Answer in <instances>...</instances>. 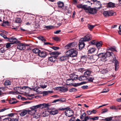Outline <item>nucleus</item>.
I'll return each instance as SVG.
<instances>
[{"label":"nucleus","mask_w":121,"mask_h":121,"mask_svg":"<svg viewBox=\"0 0 121 121\" xmlns=\"http://www.w3.org/2000/svg\"><path fill=\"white\" fill-rule=\"evenodd\" d=\"M56 57H54L52 56L49 58L48 60L52 62H54L56 60Z\"/></svg>","instance_id":"bb28decb"},{"label":"nucleus","mask_w":121,"mask_h":121,"mask_svg":"<svg viewBox=\"0 0 121 121\" xmlns=\"http://www.w3.org/2000/svg\"><path fill=\"white\" fill-rule=\"evenodd\" d=\"M77 51L74 48L69 50L67 51L66 53V55L68 56L73 57L76 56L78 54Z\"/></svg>","instance_id":"f257e3e1"},{"label":"nucleus","mask_w":121,"mask_h":121,"mask_svg":"<svg viewBox=\"0 0 121 121\" xmlns=\"http://www.w3.org/2000/svg\"><path fill=\"white\" fill-rule=\"evenodd\" d=\"M65 115L69 117H70L73 115V111L70 109H67L65 112Z\"/></svg>","instance_id":"6e6552de"},{"label":"nucleus","mask_w":121,"mask_h":121,"mask_svg":"<svg viewBox=\"0 0 121 121\" xmlns=\"http://www.w3.org/2000/svg\"><path fill=\"white\" fill-rule=\"evenodd\" d=\"M33 115L34 117L36 119L39 118L40 116V115L37 112L33 114Z\"/></svg>","instance_id":"473e14b6"},{"label":"nucleus","mask_w":121,"mask_h":121,"mask_svg":"<svg viewBox=\"0 0 121 121\" xmlns=\"http://www.w3.org/2000/svg\"><path fill=\"white\" fill-rule=\"evenodd\" d=\"M108 71L107 70L105 69H103L102 71V73L104 74L108 73Z\"/></svg>","instance_id":"603ef678"},{"label":"nucleus","mask_w":121,"mask_h":121,"mask_svg":"<svg viewBox=\"0 0 121 121\" xmlns=\"http://www.w3.org/2000/svg\"><path fill=\"white\" fill-rule=\"evenodd\" d=\"M30 110H29L30 115H33V114L37 112L38 109L39 108L37 105L33 106L30 108Z\"/></svg>","instance_id":"7ed1b4c3"},{"label":"nucleus","mask_w":121,"mask_h":121,"mask_svg":"<svg viewBox=\"0 0 121 121\" xmlns=\"http://www.w3.org/2000/svg\"><path fill=\"white\" fill-rule=\"evenodd\" d=\"M96 48H89L88 50V53L92 54L94 52Z\"/></svg>","instance_id":"aec40b11"},{"label":"nucleus","mask_w":121,"mask_h":121,"mask_svg":"<svg viewBox=\"0 0 121 121\" xmlns=\"http://www.w3.org/2000/svg\"><path fill=\"white\" fill-rule=\"evenodd\" d=\"M91 73V71L90 70H87L84 72V75L85 76H88L90 75Z\"/></svg>","instance_id":"72a5a7b5"},{"label":"nucleus","mask_w":121,"mask_h":121,"mask_svg":"<svg viewBox=\"0 0 121 121\" xmlns=\"http://www.w3.org/2000/svg\"><path fill=\"white\" fill-rule=\"evenodd\" d=\"M96 58L94 59L95 61H96L98 59V56L96 55H93V56H91L90 57H88L87 58V60L86 62L87 63H91L93 62V58Z\"/></svg>","instance_id":"423d86ee"},{"label":"nucleus","mask_w":121,"mask_h":121,"mask_svg":"<svg viewBox=\"0 0 121 121\" xmlns=\"http://www.w3.org/2000/svg\"><path fill=\"white\" fill-rule=\"evenodd\" d=\"M73 43H71L69 44L66 45L65 46V48H72L73 45Z\"/></svg>","instance_id":"7c9ffc66"},{"label":"nucleus","mask_w":121,"mask_h":121,"mask_svg":"<svg viewBox=\"0 0 121 121\" xmlns=\"http://www.w3.org/2000/svg\"><path fill=\"white\" fill-rule=\"evenodd\" d=\"M113 58L112 60V62H114V66L115 67V70L116 71L119 68V62L116 59V57L114 55H113Z\"/></svg>","instance_id":"39448f33"},{"label":"nucleus","mask_w":121,"mask_h":121,"mask_svg":"<svg viewBox=\"0 0 121 121\" xmlns=\"http://www.w3.org/2000/svg\"><path fill=\"white\" fill-rule=\"evenodd\" d=\"M95 26L93 25L88 24V27L89 29L90 30L92 29Z\"/></svg>","instance_id":"c03bdc74"},{"label":"nucleus","mask_w":121,"mask_h":121,"mask_svg":"<svg viewBox=\"0 0 121 121\" xmlns=\"http://www.w3.org/2000/svg\"><path fill=\"white\" fill-rule=\"evenodd\" d=\"M84 41L83 39L81 38L79 40V49H82L84 48L85 45V44L84 43Z\"/></svg>","instance_id":"1a4fd4ad"},{"label":"nucleus","mask_w":121,"mask_h":121,"mask_svg":"<svg viewBox=\"0 0 121 121\" xmlns=\"http://www.w3.org/2000/svg\"><path fill=\"white\" fill-rule=\"evenodd\" d=\"M57 4L58 7L61 9V11L65 12L66 10L67 7L65 6H64V3L63 2L59 1L57 2Z\"/></svg>","instance_id":"f03ea898"},{"label":"nucleus","mask_w":121,"mask_h":121,"mask_svg":"<svg viewBox=\"0 0 121 121\" xmlns=\"http://www.w3.org/2000/svg\"><path fill=\"white\" fill-rule=\"evenodd\" d=\"M11 121H18L19 119L15 118H11Z\"/></svg>","instance_id":"de8ad7c7"},{"label":"nucleus","mask_w":121,"mask_h":121,"mask_svg":"<svg viewBox=\"0 0 121 121\" xmlns=\"http://www.w3.org/2000/svg\"><path fill=\"white\" fill-rule=\"evenodd\" d=\"M115 4L112 2H109L107 3V6L108 7L113 8L115 6Z\"/></svg>","instance_id":"393cba45"},{"label":"nucleus","mask_w":121,"mask_h":121,"mask_svg":"<svg viewBox=\"0 0 121 121\" xmlns=\"http://www.w3.org/2000/svg\"><path fill=\"white\" fill-rule=\"evenodd\" d=\"M38 39L40 40L43 42H45L46 41V39L43 36H40L38 37Z\"/></svg>","instance_id":"58836bf2"},{"label":"nucleus","mask_w":121,"mask_h":121,"mask_svg":"<svg viewBox=\"0 0 121 121\" xmlns=\"http://www.w3.org/2000/svg\"><path fill=\"white\" fill-rule=\"evenodd\" d=\"M12 44L11 43H7L6 44V47L7 48H8L11 46V44Z\"/></svg>","instance_id":"5fc2aeb1"},{"label":"nucleus","mask_w":121,"mask_h":121,"mask_svg":"<svg viewBox=\"0 0 121 121\" xmlns=\"http://www.w3.org/2000/svg\"><path fill=\"white\" fill-rule=\"evenodd\" d=\"M38 108L43 109L46 108L48 106V104H40L37 105Z\"/></svg>","instance_id":"2eb2a0df"},{"label":"nucleus","mask_w":121,"mask_h":121,"mask_svg":"<svg viewBox=\"0 0 121 121\" xmlns=\"http://www.w3.org/2000/svg\"><path fill=\"white\" fill-rule=\"evenodd\" d=\"M81 60H83L84 62H86L87 58H86V56H83L81 58Z\"/></svg>","instance_id":"a19ab883"},{"label":"nucleus","mask_w":121,"mask_h":121,"mask_svg":"<svg viewBox=\"0 0 121 121\" xmlns=\"http://www.w3.org/2000/svg\"><path fill=\"white\" fill-rule=\"evenodd\" d=\"M110 108L112 109H115L116 110L117 109V108H116V107L114 106H110Z\"/></svg>","instance_id":"680f3d73"},{"label":"nucleus","mask_w":121,"mask_h":121,"mask_svg":"<svg viewBox=\"0 0 121 121\" xmlns=\"http://www.w3.org/2000/svg\"><path fill=\"white\" fill-rule=\"evenodd\" d=\"M84 71V69L83 68H80L78 69V71L81 72V73H83Z\"/></svg>","instance_id":"3c124183"},{"label":"nucleus","mask_w":121,"mask_h":121,"mask_svg":"<svg viewBox=\"0 0 121 121\" xmlns=\"http://www.w3.org/2000/svg\"><path fill=\"white\" fill-rule=\"evenodd\" d=\"M105 55L106 56H107V57H108L112 56V57H113V55L114 54H113L112 53V54L111 52H109L108 51H107V52L106 53H105Z\"/></svg>","instance_id":"b1692460"},{"label":"nucleus","mask_w":121,"mask_h":121,"mask_svg":"<svg viewBox=\"0 0 121 121\" xmlns=\"http://www.w3.org/2000/svg\"><path fill=\"white\" fill-rule=\"evenodd\" d=\"M11 84V82L9 80H6L4 82L5 85H9Z\"/></svg>","instance_id":"e433bc0d"},{"label":"nucleus","mask_w":121,"mask_h":121,"mask_svg":"<svg viewBox=\"0 0 121 121\" xmlns=\"http://www.w3.org/2000/svg\"><path fill=\"white\" fill-rule=\"evenodd\" d=\"M70 77L71 79L73 81L74 80H76V79L77 78V75L74 74H71L70 75Z\"/></svg>","instance_id":"a878e982"},{"label":"nucleus","mask_w":121,"mask_h":121,"mask_svg":"<svg viewBox=\"0 0 121 121\" xmlns=\"http://www.w3.org/2000/svg\"><path fill=\"white\" fill-rule=\"evenodd\" d=\"M27 113L30 114L29 110L24 109L21 111V112L20 113L19 115L21 116L22 117L25 115Z\"/></svg>","instance_id":"4468645a"},{"label":"nucleus","mask_w":121,"mask_h":121,"mask_svg":"<svg viewBox=\"0 0 121 121\" xmlns=\"http://www.w3.org/2000/svg\"><path fill=\"white\" fill-rule=\"evenodd\" d=\"M0 35L2 36L5 39H7L8 40V39L9 38L7 37L5 35H4L2 33H1L0 34Z\"/></svg>","instance_id":"49530a36"},{"label":"nucleus","mask_w":121,"mask_h":121,"mask_svg":"<svg viewBox=\"0 0 121 121\" xmlns=\"http://www.w3.org/2000/svg\"><path fill=\"white\" fill-rule=\"evenodd\" d=\"M53 92V91L52 90L44 91L43 92L42 94L43 96H47L49 94L52 93Z\"/></svg>","instance_id":"a211bd4d"},{"label":"nucleus","mask_w":121,"mask_h":121,"mask_svg":"<svg viewBox=\"0 0 121 121\" xmlns=\"http://www.w3.org/2000/svg\"><path fill=\"white\" fill-rule=\"evenodd\" d=\"M9 23L8 22V21H5L4 22L3 24L2 25V26H4L6 25H8Z\"/></svg>","instance_id":"0e129e2a"},{"label":"nucleus","mask_w":121,"mask_h":121,"mask_svg":"<svg viewBox=\"0 0 121 121\" xmlns=\"http://www.w3.org/2000/svg\"><path fill=\"white\" fill-rule=\"evenodd\" d=\"M73 81L71 79L69 78L67 79L66 81V84L68 85H73Z\"/></svg>","instance_id":"412c9836"},{"label":"nucleus","mask_w":121,"mask_h":121,"mask_svg":"<svg viewBox=\"0 0 121 121\" xmlns=\"http://www.w3.org/2000/svg\"><path fill=\"white\" fill-rule=\"evenodd\" d=\"M109 50H111V51H117L116 49L114 47H110V48H108L107 49V51H108Z\"/></svg>","instance_id":"f704fd0d"},{"label":"nucleus","mask_w":121,"mask_h":121,"mask_svg":"<svg viewBox=\"0 0 121 121\" xmlns=\"http://www.w3.org/2000/svg\"><path fill=\"white\" fill-rule=\"evenodd\" d=\"M17 101L15 99L12 98L9 101V103L11 104H14L16 103Z\"/></svg>","instance_id":"5701e85b"},{"label":"nucleus","mask_w":121,"mask_h":121,"mask_svg":"<svg viewBox=\"0 0 121 121\" xmlns=\"http://www.w3.org/2000/svg\"><path fill=\"white\" fill-rule=\"evenodd\" d=\"M102 44L103 42L102 41H100L98 42H97L95 45L99 50L101 47Z\"/></svg>","instance_id":"6ab92c4d"},{"label":"nucleus","mask_w":121,"mask_h":121,"mask_svg":"<svg viewBox=\"0 0 121 121\" xmlns=\"http://www.w3.org/2000/svg\"><path fill=\"white\" fill-rule=\"evenodd\" d=\"M112 117H107V121H111L112 119Z\"/></svg>","instance_id":"e2e57ef3"},{"label":"nucleus","mask_w":121,"mask_h":121,"mask_svg":"<svg viewBox=\"0 0 121 121\" xmlns=\"http://www.w3.org/2000/svg\"><path fill=\"white\" fill-rule=\"evenodd\" d=\"M97 42H96L95 40H92L90 42V43L92 45H96Z\"/></svg>","instance_id":"8fccbe9b"},{"label":"nucleus","mask_w":121,"mask_h":121,"mask_svg":"<svg viewBox=\"0 0 121 121\" xmlns=\"http://www.w3.org/2000/svg\"><path fill=\"white\" fill-rule=\"evenodd\" d=\"M47 86V83H46L45 84H42L40 85V87L42 89H44L46 88Z\"/></svg>","instance_id":"4c0bfd02"},{"label":"nucleus","mask_w":121,"mask_h":121,"mask_svg":"<svg viewBox=\"0 0 121 121\" xmlns=\"http://www.w3.org/2000/svg\"><path fill=\"white\" fill-rule=\"evenodd\" d=\"M114 12L112 11H104L103 12V14L105 17L111 16L113 15Z\"/></svg>","instance_id":"0eeeda50"},{"label":"nucleus","mask_w":121,"mask_h":121,"mask_svg":"<svg viewBox=\"0 0 121 121\" xmlns=\"http://www.w3.org/2000/svg\"><path fill=\"white\" fill-rule=\"evenodd\" d=\"M89 119V117L88 116H86L85 117L84 120H82V121H86Z\"/></svg>","instance_id":"69168bd1"},{"label":"nucleus","mask_w":121,"mask_h":121,"mask_svg":"<svg viewBox=\"0 0 121 121\" xmlns=\"http://www.w3.org/2000/svg\"><path fill=\"white\" fill-rule=\"evenodd\" d=\"M88 87V86H83L81 87V88L82 89H85L87 88Z\"/></svg>","instance_id":"338daca9"},{"label":"nucleus","mask_w":121,"mask_h":121,"mask_svg":"<svg viewBox=\"0 0 121 121\" xmlns=\"http://www.w3.org/2000/svg\"><path fill=\"white\" fill-rule=\"evenodd\" d=\"M104 54L105 53H100L98 54V56H98V58L99 57L101 58L102 56H103Z\"/></svg>","instance_id":"bf43d9fd"},{"label":"nucleus","mask_w":121,"mask_h":121,"mask_svg":"<svg viewBox=\"0 0 121 121\" xmlns=\"http://www.w3.org/2000/svg\"><path fill=\"white\" fill-rule=\"evenodd\" d=\"M52 39L56 41H58L60 39L59 38L57 37H53Z\"/></svg>","instance_id":"864d4df0"},{"label":"nucleus","mask_w":121,"mask_h":121,"mask_svg":"<svg viewBox=\"0 0 121 121\" xmlns=\"http://www.w3.org/2000/svg\"><path fill=\"white\" fill-rule=\"evenodd\" d=\"M107 57V56H106L105 53L104 54L103 56L101 58V60L103 61H105L106 60Z\"/></svg>","instance_id":"ea45409f"},{"label":"nucleus","mask_w":121,"mask_h":121,"mask_svg":"<svg viewBox=\"0 0 121 121\" xmlns=\"http://www.w3.org/2000/svg\"><path fill=\"white\" fill-rule=\"evenodd\" d=\"M99 117L98 116H96L94 117H91V119H92V120H97L99 119Z\"/></svg>","instance_id":"6e6d98bb"},{"label":"nucleus","mask_w":121,"mask_h":121,"mask_svg":"<svg viewBox=\"0 0 121 121\" xmlns=\"http://www.w3.org/2000/svg\"><path fill=\"white\" fill-rule=\"evenodd\" d=\"M45 27L47 29H51L53 28L54 26L50 25L49 26H45Z\"/></svg>","instance_id":"37998d69"},{"label":"nucleus","mask_w":121,"mask_h":121,"mask_svg":"<svg viewBox=\"0 0 121 121\" xmlns=\"http://www.w3.org/2000/svg\"><path fill=\"white\" fill-rule=\"evenodd\" d=\"M97 10L95 9L91 8L89 7H87L85 12L91 14H93L96 13Z\"/></svg>","instance_id":"20e7f679"},{"label":"nucleus","mask_w":121,"mask_h":121,"mask_svg":"<svg viewBox=\"0 0 121 121\" xmlns=\"http://www.w3.org/2000/svg\"><path fill=\"white\" fill-rule=\"evenodd\" d=\"M8 40L10 42H12V43H11L12 44L17 43L19 42V41L17 40V39L14 38L13 37L8 39Z\"/></svg>","instance_id":"9d476101"},{"label":"nucleus","mask_w":121,"mask_h":121,"mask_svg":"<svg viewBox=\"0 0 121 121\" xmlns=\"http://www.w3.org/2000/svg\"><path fill=\"white\" fill-rule=\"evenodd\" d=\"M77 7L79 9H83L86 11L87 6L86 5H83L82 4H79L77 5Z\"/></svg>","instance_id":"f3484780"},{"label":"nucleus","mask_w":121,"mask_h":121,"mask_svg":"<svg viewBox=\"0 0 121 121\" xmlns=\"http://www.w3.org/2000/svg\"><path fill=\"white\" fill-rule=\"evenodd\" d=\"M86 116V114L85 113H83L82 114H81L80 116V119L81 120H82L83 119L84 116Z\"/></svg>","instance_id":"a18cd8bd"},{"label":"nucleus","mask_w":121,"mask_h":121,"mask_svg":"<svg viewBox=\"0 0 121 121\" xmlns=\"http://www.w3.org/2000/svg\"><path fill=\"white\" fill-rule=\"evenodd\" d=\"M29 88L31 89V90L34 91H35L36 92H38V88H37L36 87H33L32 88Z\"/></svg>","instance_id":"09e8293b"},{"label":"nucleus","mask_w":121,"mask_h":121,"mask_svg":"<svg viewBox=\"0 0 121 121\" xmlns=\"http://www.w3.org/2000/svg\"><path fill=\"white\" fill-rule=\"evenodd\" d=\"M77 89L75 88H72L69 89V91L70 92H75L77 91Z\"/></svg>","instance_id":"79ce46f5"},{"label":"nucleus","mask_w":121,"mask_h":121,"mask_svg":"<svg viewBox=\"0 0 121 121\" xmlns=\"http://www.w3.org/2000/svg\"><path fill=\"white\" fill-rule=\"evenodd\" d=\"M88 79L89 81L92 82L93 81V80L94 79V78L93 77H90L88 78Z\"/></svg>","instance_id":"052dcab7"},{"label":"nucleus","mask_w":121,"mask_h":121,"mask_svg":"<svg viewBox=\"0 0 121 121\" xmlns=\"http://www.w3.org/2000/svg\"><path fill=\"white\" fill-rule=\"evenodd\" d=\"M69 57L67 55H66V56H63L60 57V59L62 61H63L66 60Z\"/></svg>","instance_id":"c756f323"},{"label":"nucleus","mask_w":121,"mask_h":121,"mask_svg":"<svg viewBox=\"0 0 121 121\" xmlns=\"http://www.w3.org/2000/svg\"><path fill=\"white\" fill-rule=\"evenodd\" d=\"M92 36L91 35L88 34L86 35L84 37L81 38L83 39V40L85 41H87L90 40L91 39Z\"/></svg>","instance_id":"ddd939ff"},{"label":"nucleus","mask_w":121,"mask_h":121,"mask_svg":"<svg viewBox=\"0 0 121 121\" xmlns=\"http://www.w3.org/2000/svg\"><path fill=\"white\" fill-rule=\"evenodd\" d=\"M32 51L35 54H38L40 52V50L37 48L33 49H32Z\"/></svg>","instance_id":"4be33fe9"},{"label":"nucleus","mask_w":121,"mask_h":121,"mask_svg":"<svg viewBox=\"0 0 121 121\" xmlns=\"http://www.w3.org/2000/svg\"><path fill=\"white\" fill-rule=\"evenodd\" d=\"M56 88V90H59L61 92H65L68 90V89L67 87H58Z\"/></svg>","instance_id":"9b49d317"},{"label":"nucleus","mask_w":121,"mask_h":121,"mask_svg":"<svg viewBox=\"0 0 121 121\" xmlns=\"http://www.w3.org/2000/svg\"><path fill=\"white\" fill-rule=\"evenodd\" d=\"M51 54L53 55V56L54 57H56V58L58 55L59 54L58 52L55 51V52H52L51 53Z\"/></svg>","instance_id":"2f4dec72"},{"label":"nucleus","mask_w":121,"mask_h":121,"mask_svg":"<svg viewBox=\"0 0 121 121\" xmlns=\"http://www.w3.org/2000/svg\"><path fill=\"white\" fill-rule=\"evenodd\" d=\"M11 118H7L3 119V121H11Z\"/></svg>","instance_id":"4d7b16f0"},{"label":"nucleus","mask_w":121,"mask_h":121,"mask_svg":"<svg viewBox=\"0 0 121 121\" xmlns=\"http://www.w3.org/2000/svg\"><path fill=\"white\" fill-rule=\"evenodd\" d=\"M58 113L57 110H52L50 111V113L52 115H54L57 114Z\"/></svg>","instance_id":"c85d7f7f"},{"label":"nucleus","mask_w":121,"mask_h":121,"mask_svg":"<svg viewBox=\"0 0 121 121\" xmlns=\"http://www.w3.org/2000/svg\"><path fill=\"white\" fill-rule=\"evenodd\" d=\"M77 79L80 81H82L86 79V77L85 76H83L79 77Z\"/></svg>","instance_id":"cd10ccee"},{"label":"nucleus","mask_w":121,"mask_h":121,"mask_svg":"<svg viewBox=\"0 0 121 121\" xmlns=\"http://www.w3.org/2000/svg\"><path fill=\"white\" fill-rule=\"evenodd\" d=\"M21 21V18L18 17L16 18L15 20V22L17 23H20Z\"/></svg>","instance_id":"c9c22d12"},{"label":"nucleus","mask_w":121,"mask_h":121,"mask_svg":"<svg viewBox=\"0 0 121 121\" xmlns=\"http://www.w3.org/2000/svg\"><path fill=\"white\" fill-rule=\"evenodd\" d=\"M70 108L69 107H67V108H59V110H66L67 109H70Z\"/></svg>","instance_id":"13d9d810"},{"label":"nucleus","mask_w":121,"mask_h":121,"mask_svg":"<svg viewBox=\"0 0 121 121\" xmlns=\"http://www.w3.org/2000/svg\"><path fill=\"white\" fill-rule=\"evenodd\" d=\"M59 101L60 102H62L65 101V99L64 98H62L61 99H59Z\"/></svg>","instance_id":"774afa93"},{"label":"nucleus","mask_w":121,"mask_h":121,"mask_svg":"<svg viewBox=\"0 0 121 121\" xmlns=\"http://www.w3.org/2000/svg\"><path fill=\"white\" fill-rule=\"evenodd\" d=\"M17 47L18 49L21 50H24L26 48L25 45L23 44L22 43L17 44Z\"/></svg>","instance_id":"f8f14e48"},{"label":"nucleus","mask_w":121,"mask_h":121,"mask_svg":"<svg viewBox=\"0 0 121 121\" xmlns=\"http://www.w3.org/2000/svg\"><path fill=\"white\" fill-rule=\"evenodd\" d=\"M38 55L39 56L41 57H45L47 56L46 52L44 51H41L38 54Z\"/></svg>","instance_id":"dca6fc26"}]
</instances>
